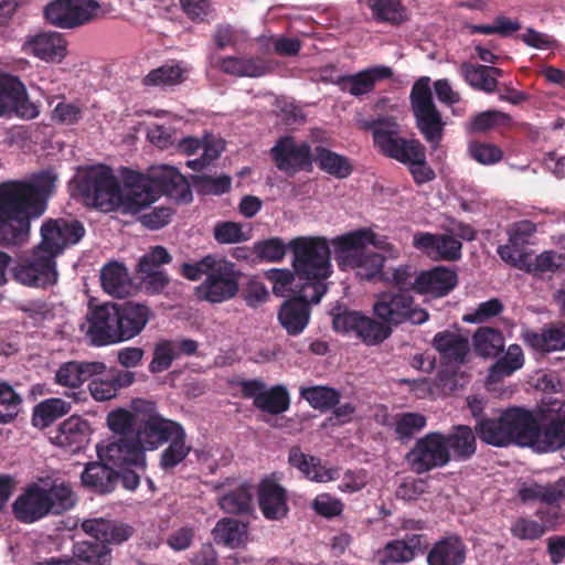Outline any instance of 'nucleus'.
Here are the masks:
<instances>
[{
  "instance_id": "nucleus-1",
  "label": "nucleus",
  "mask_w": 565,
  "mask_h": 565,
  "mask_svg": "<svg viewBox=\"0 0 565 565\" xmlns=\"http://www.w3.org/2000/svg\"><path fill=\"white\" fill-rule=\"evenodd\" d=\"M56 180V173L46 169L28 181L0 183V244L14 246L28 241L31 221L44 213Z\"/></svg>"
},
{
  "instance_id": "nucleus-2",
  "label": "nucleus",
  "mask_w": 565,
  "mask_h": 565,
  "mask_svg": "<svg viewBox=\"0 0 565 565\" xmlns=\"http://www.w3.org/2000/svg\"><path fill=\"white\" fill-rule=\"evenodd\" d=\"M85 235L82 222L63 218L49 220L41 226V243L29 258L13 269L14 279L29 287H46L57 281L55 258L70 245L77 244Z\"/></svg>"
},
{
  "instance_id": "nucleus-3",
  "label": "nucleus",
  "mask_w": 565,
  "mask_h": 565,
  "mask_svg": "<svg viewBox=\"0 0 565 565\" xmlns=\"http://www.w3.org/2000/svg\"><path fill=\"white\" fill-rule=\"evenodd\" d=\"M126 192H122V205L134 212L149 206L162 195L178 203L192 201V191L188 180L174 167L162 166L153 169L150 175L128 170L124 175Z\"/></svg>"
},
{
  "instance_id": "nucleus-4",
  "label": "nucleus",
  "mask_w": 565,
  "mask_h": 565,
  "mask_svg": "<svg viewBox=\"0 0 565 565\" xmlns=\"http://www.w3.org/2000/svg\"><path fill=\"white\" fill-rule=\"evenodd\" d=\"M387 243L371 228H360L332 239L334 259L340 269H354L362 280H373L383 270L385 258L366 250L367 245L384 248Z\"/></svg>"
},
{
  "instance_id": "nucleus-5",
  "label": "nucleus",
  "mask_w": 565,
  "mask_h": 565,
  "mask_svg": "<svg viewBox=\"0 0 565 565\" xmlns=\"http://www.w3.org/2000/svg\"><path fill=\"white\" fill-rule=\"evenodd\" d=\"M486 444L505 447L511 444L531 447L539 436V420L534 413L520 406L497 412L495 422L481 424Z\"/></svg>"
},
{
  "instance_id": "nucleus-6",
  "label": "nucleus",
  "mask_w": 565,
  "mask_h": 565,
  "mask_svg": "<svg viewBox=\"0 0 565 565\" xmlns=\"http://www.w3.org/2000/svg\"><path fill=\"white\" fill-rule=\"evenodd\" d=\"M294 253L295 274L302 280L300 286L324 284L331 275L329 242L324 237H297L289 244ZM299 287V285H296Z\"/></svg>"
},
{
  "instance_id": "nucleus-7",
  "label": "nucleus",
  "mask_w": 565,
  "mask_h": 565,
  "mask_svg": "<svg viewBox=\"0 0 565 565\" xmlns=\"http://www.w3.org/2000/svg\"><path fill=\"white\" fill-rule=\"evenodd\" d=\"M77 191L86 205L104 211H111L122 203L120 182L105 164L86 169L78 178Z\"/></svg>"
},
{
  "instance_id": "nucleus-8",
  "label": "nucleus",
  "mask_w": 565,
  "mask_h": 565,
  "mask_svg": "<svg viewBox=\"0 0 565 565\" xmlns=\"http://www.w3.org/2000/svg\"><path fill=\"white\" fill-rule=\"evenodd\" d=\"M409 102L417 129L430 148L437 149L444 139L446 122L434 103L429 77L414 83Z\"/></svg>"
},
{
  "instance_id": "nucleus-9",
  "label": "nucleus",
  "mask_w": 565,
  "mask_h": 565,
  "mask_svg": "<svg viewBox=\"0 0 565 565\" xmlns=\"http://www.w3.org/2000/svg\"><path fill=\"white\" fill-rule=\"evenodd\" d=\"M132 408L138 414L135 437L145 454L158 449L184 429L180 423L160 415L153 402L137 399Z\"/></svg>"
},
{
  "instance_id": "nucleus-10",
  "label": "nucleus",
  "mask_w": 565,
  "mask_h": 565,
  "mask_svg": "<svg viewBox=\"0 0 565 565\" xmlns=\"http://www.w3.org/2000/svg\"><path fill=\"white\" fill-rule=\"evenodd\" d=\"M326 291V284L299 286L297 296L282 301L277 319L288 335L296 337L303 332L310 321V303H318Z\"/></svg>"
},
{
  "instance_id": "nucleus-11",
  "label": "nucleus",
  "mask_w": 565,
  "mask_h": 565,
  "mask_svg": "<svg viewBox=\"0 0 565 565\" xmlns=\"http://www.w3.org/2000/svg\"><path fill=\"white\" fill-rule=\"evenodd\" d=\"M109 12V7L96 0H54L45 7L44 17L58 28L75 29L104 19Z\"/></svg>"
},
{
  "instance_id": "nucleus-12",
  "label": "nucleus",
  "mask_w": 565,
  "mask_h": 565,
  "mask_svg": "<svg viewBox=\"0 0 565 565\" xmlns=\"http://www.w3.org/2000/svg\"><path fill=\"white\" fill-rule=\"evenodd\" d=\"M374 316L390 328L403 323L423 324L429 318L408 292L385 291L377 296L373 305Z\"/></svg>"
},
{
  "instance_id": "nucleus-13",
  "label": "nucleus",
  "mask_w": 565,
  "mask_h": 565,
  "mask_svg": "<svg viewBox=\"0 0 565 565\" xmlns=\"http://www.w3.org/2000/svg\"><path fill=\"white\" fill-rule=\"evenodd\" d=\"M372 136L375 147L382 154L405 166L426 149L418 139L403 138L398 125L388 119L374 121Z\"/></svg>"
},
{
  "instance_id": "nucleus-14",
  "label": "nucleus",
  "mask_w": 565,
  "mask_h": 565,
  "mask_svg": "<svg viewBox=\"0 0 565 565\" xmlns=\"http://www.w3.org/2000/svg\"><path fill=\"white\" fill-rule=\"evenodd\" d=\"M446 446L444 433H427L415 441L414 446L405 455V460L411 470L416 475L443 468L450 462Z\"/></svg>"
},
{
  "instance_id": "nucleus-15",
  "label": "nucleus",
  "mask_w": 565,
  "mask_h": 565,
  "mask_svg": "<svg viewBox=\"0 0 565 565\" xmlns=\"http://www.w3.org/2000/svg\"><path fill=\"white\" fill-rule=\"evenodd\" d=\"M239 277L233 263L217 258L205 280L196 288L198 297L211 303L226 301L237 294Z\"/></svg>"
},
{
  "instance_id": "nucleus-16",
  "label": "nucleus",
  "mask_w": 565,
  "mask_h": 565,
  "mask_svg": "<svg viewBox=\"0 0 565 565\" xmlns=\"http://www.w3.org/2000/svg\"><path fill=\"white\" fill-rule=\"evenodd\" d=\"M270 156L278 170L288 174L311 171L313 153L308 142H297L291 136L280 137L270 149Z\"/></svg>"
},
{
  "instance_id": "nucleus-17",
  "label": "nucleus",
  "mask_w": 565,
  "mask_h": 565,
  "mask_svg": "<svg viewBox=\"0 0 565 565\" xmlns=\"http://www.w3.org/2000/svg\"><path fill=\"white\" fill-rule=\"evenodd\" d=\"M96 450L98 459L108 462L113 468L134 466L141 472L146 471L147 457L136 437L119 436L105 445L98 444Z\"/></svg>"
},
{
  "instance_id": "nucleus-18",
  "label": "nucleus",
  "mask_w": 565,
  "mask_h": 565,
  "mask_svg": "<svg viewBox=\"0 0 565 565\" xmlns=\"http://www.w3.org/2000/svg\"><path fill=\"white\" fill-rule=\"evenodd\" d=\"M116 303L107 302L89 308L86 313V337L96 347L119 343L116 323Z\"/></svg>"
},
{
  "instance_id": "nucleus-19",
  "label": "nucleus",
  "mask_w": 565,
  "mask_h": 565,
  "mask_svg": "<svg viewBox=\"0 0 565 565\" xmlns=\"http://www.w3.org/2000/svg\"><path fill=\"white\" fill-rule=\"evenodd\" d=\"M21 51L47 63H61L67 55V42L61 33L40 32L28 35Z\"/></svg>"
},
{
  "instance_id": "nucleus-20",
  "label": "nucleus",
  "mask_w": 565,
  "mask_h": 565,
  "mask_svg": "<svg viewBox=\"0 0 565 565\" xmlns=\"http://www.w3.org/2000/svg\"><path fill=\"white\" fill-rule=\"evenodd\" d=\"M14 518L24 524L35 523L47 516L49 504L45 488L32 483L12 503Z\"/></svg>"
},
{
  "instance_id": "nucleus-21",
  "label": "nucleus",
  "mask_w": 565,
  "mask_h": 565,
  "mask_svg": "<svg viewBox=\"0 0 565 565\" xmlns=\"http://www.w3.org/2000/svg\"><path fill=\"white\" fill-rule=\"evenodd\" d=\"M394 75L392 67L386 65H374L355 74L341 75L334 84L343 93L360 97L372 93L377 83L388 79Z\"/></svg>"
},
{
  "instance_id": "nucleus-22",
  "label": "nucleus",
  "mask_w": 565,
  "mask_h": 565,
  "mask_svg": "<svg viewBox=\"0 0 565 565\" xmlns=\"http://www.w3.org/2000/svg\"><path fill=\"white\" fill-rule=\"evenodd\" d=\"M257 500L259 510L267 520H281L289 512L287 491L273 477H266L259 482Z\"/></svg>"
},
{
  "instance_id": "nucleus-23",
  "label": "nucleus",
  "mask_w": 565,
  "mask_h": 565,
  "mask_svg": "<svg viewBox=\"0 0 565 565\" xmlns=\"http://www.w3.org/2000/svg\"><path fill=\"white\" fill-rule=\"evenodd\" d=\"M116 310L119 342L128 341L140 334L152 315L149 307L134 301L116 303Z\"/></svg>"
},
{
  "instance_id": "nucleus-24",
  "label": "nucleus",
  "mask_w": 565,
  "mask_h": 565,
  "mask_svg": "<svg viewBox=\"0 0 565 565\" xmlns=\"http://www.w3.org/2000/svg\"><path fill=\"white\" fill-rule=\"evenodd\" d=\"M443 364L460 366L468 363L470 344L467 337L449 330L437 332L431 341Z\"/></svg>"
},
{
  "instance_id": "nucleus-25",
  "label": "nucleus",
  "mask_w": 565,
  "mask_h": 565,
  "mask_svg": "<svg viewBox=\"0 0 565 565\" xmlns=\"http://www.w3.org/2000/svg\"><path fill=\"white\" fill-rule=\"evenodd\" d=\"M198 351V342L192 339L161 340L153 350L149 371L153 374L168 370L181 355L191 356Z\"/></svg>"
},
{
  "instance_id": "nucleus-26",
  "label": "nucleus",
  "mask_w": 565,
  "mask_h": 565,
  "mask_svg": "<svg viewBox=\"0 0 565 565\" xmlns=\"http://www.w3.org/2000/svg\"><path fill=\"white\" fill-rule=\"evenodd\" d=\"M457 284V273L444 266L434 267L416 276V291L422 295L444 297L454 290Z\"/></svg>"
},
{
  "instance_id": "nucleus-27",
  "label": "nucleus",
  "mask_w": 565,
  "mask_h": 565,
  "mask_svg": "<svg viewBox=\"0 0 565 565\" xmlns=\"http://www.w3.org/2000/svg\"><path fill=\"white\" fill-rule=\"evenodd\" d=\"M82 530L98 542L121 544L134 534V527L116 520L89 519L82 523Z\"/></svg>"
},
{
  "instance_id": "nucleus-28",
  "label": "nucleus",
  "mask_w": 565,
  "mask_h": 565,
  "mask_svg": "<svg viewBox=\"0 0 565 565\" xmlns=\"http://www.w3.org/2000/svg\"><path fill=\"white\" fill-rule=\"evenodd\" d=\"M467 545L457 534H450L436 541L427 552L428 565H463L467 558Z\"/></svg>"
},
{
  "instance_id": "nucleus-29",
  "label": "nucleus",
  "mask_w": 565,
  "mask_h": 565,
  "mask_svg": "<svg viewBox=\"0 0 565 565\" xmlns=\"http://www.w3.org/2000/svg\"><path fill=\"white\" fill-rule=\"evenodd\" d=\"M547 423H539V436L531 448L539 452L556 451L565 446V414L554 409L547 411Z\"/></svg>"
},
{
  "instance_id": "nucleus-30",
  "label": "nucleus",
  "mask_w": 565,
  "mask_h": 565,
  "mask_svg": "<svg viewBox=\"0 0 565 565\" xmlns=\"http://www.w3.org/2000/svg\"><path fill=\"white\" fill-rule=\"evenodd\" d=\"M521 337L526 345L537 352L565 350V324L562 322L545 324L540 331L527 329Z\"/></svg>"
},
{
  "instance_id": "nucleus-31",
  "label": "nucleus",
  "mask_w": 565,
  "mask_h": 565,
  "mask_svg": "<svg viewBox=\"0 0 565 565\" xmlns=\"http://www.w3.org/2000/svg\"><path fill=\"white\" fill-rule=\"evenodd\" d=\"M81 480L83 486L93 492L107 494L116 489L119 476L108 462L98 459V461H90L85 466Z\"/></svg>"
},
{
  "instance_id": "nucleus-32",
  "label": "nucleus",
  "mask_w": 565,
  "mask_h": 565,
  "mask_svg": "<svg viewBox=\"0 0 565 565\" xmlns=\"http://www.w3.org/2000/svg\"><path fill=\"white\" fill-rule=\"evenodd\" d=\"M477 433L470 426L455 425L449 433L444 434L449 460L459 462L470 460L477 452Z\"/></svg>"
},
{
  "instance_id": "nucleus-33",
  "label": "nucleus",
  "mask_w": 565,
  "mask_h": 565,
  "mask_svg": "<svg viewBox=\"0 0 565 565\" xmlns=\"http://www.w3.org/2000/svg\"><path fill=\"white\" fill-rule=\"evenodd\" d=\"M95 376L90 380L88 387L92 396L100 402L116 397L120 388L128 387L135 381V373L115 369L108 372L105 370L103 374Z\"/></svg>"
},
{
  "instance_id": "nucleus-34",
  "label": "nucleus",
  "mask_w": 565,
  "mask_h": 565,
  "mask_svg": "<svg viewBox=\"0 0 565 565\" xmlns=\"http://www.w3.org/2000/svg\"><path fill=\"white\" fill-rule=\"evenodd\" d=\"M106 370L103 362L68 361L63 363L55 373V382L62 386L77 388L94 375H100Z\"/></svg>"
},
{
  "instance_id": "nucleus-35",
  "label": "nucleus",
  "mask_w": 565,
  "mask_h": 565,
  "mask_svg": "<svg viewBox=\"0 0 565 565\" xmlns=\"http://www.w3.org/2000/svg\"><path fill=\"white\" fill-rule=\"evenodd\" d=\"M88 423L78 416L65 419L51 437L53 444L67 451L77 452L87 443Z\"/></svg>"
},
{
  "instance_id": "nucleus-36",
  "label": "nucleus",
  "mask_w": 565,
  "mask_h": 565,
  "mask_svg": "<svg viewBox=\"0 0 565 565\" xmlns=\"http://www.w3.org/2000/svg\"><path fill=\"white\" fill-rule=\"evenodd\" d=\"M288 462L309 480L327 482L335 479V470L327 469L321 465L320 458L303 454L299 446L289 449Z\"/></svg>"
},
{
  "instance_id": "nucleus-37",
  "label": "nucleus",
  "mask_w": 565,
  "mask_h": 565,
  "mask_svg": "<svg viewBox=\"0 0 565 565\" xmlns=\"http://www.w3.org/2000/svg\"><path fill=\"white\" fill-rule=\"evenodd\" d=\"M103 289L117 298H124L132 288L127 268L119 262L113 260L103 266L100 271Z\"/></svg>"
},
{
  "instance_id": "nucleus-38",
  "label": "nucleus",
  "mask_w": 565,
  "mask_h": 565,
  "mask_svg": "<svg viewBox=\"0 0 565 565\" xmlns=\"http://www.w3.org/2000/svg\"><path fill=\"white\" fill-rule=\"evenodd\" d=\"M376 22L399 26L411 19V12L402 0H367Z\"/></svg>"
},
{
  "instance_id": "nucleus-39",
  "label": "nucleus",
  "mask_w": 565,
  "mask_h": 565,
  "mask_svg": "<svg viewBox=\"0 0 565 565\" xmlns=\"http://www.w3.org/2000/svg\"><path fill=\"white\" fill-rule=\"evenodd\" d=\"M472 345L477 355L495 358L504 350V337L498 329L480 327L472 335Z\"/></svg>"
},
{
  "instance_id": "nucleus-40",
  "label": "nucleus",
  "mask_w": 565,
  "mask_h": 565,
  "mask_svg": "<svg viewBox=\"0 0 565 565\" xmlns=\"http://www.w3.org/2000/svg\"><path fill=\"white\" fill-rule=\"evenodd\" d=\"M313 162H316L322 171L338 179L348 178L353 170L352 164L347 157L322 146L316 147Z\"/></svg>"
},
{
  "instance_id": "nucleus-41",
  "label": "nucleus",
  "mask_w": 565,
  "mask_h": 565,
  "mask_svg": "<svg viewBox=\"0 0 565 565\" xmlns=\"http://www.w3.org/2000/svg\"><path fill=\"white\" fill-rule=\"evenodd\" d=\"M71 407V403L62 398L52 397L42 401L33 408L32 425L36 428H45L57 418L68 414Z\"/></svg>"
},
{
  "instance_id": "nucleus-42",
  "label": "nucleus",
  "mask_w": 565,
  "mask_h": 565,
  "mask_svg": "<svg viewBox=\"0 0 565 565\" xmlns=\"http://www.w3.org/2000/svg\"><path fill=\"white\" fill-rule=\"evenodd\" d=\"M167 448L162 450L159 459V467L164 472H172L180 463H182L192 450L186 444V433L181 430L172 439H170Z\"/></svg>"
},
{
  "instance_id": "nucleus-43",
  "label": "nucleus",
  "mask_w": 565,
  "mask_h": 565,
  "mask_svg": "<svg viewBox=\"0 0 565 565\" xmlns=\"http://www.w3.org/2000/svg\"><path fill=\"white\" fill-rule=\"evenodd\" d=\"M220 70L230 75L260 77L267 73L266 65L257 58L227 56L220 61Z\"/></svg>"
},
{
  "instance_id": "nucleus-44",
  "label": "nucleus",
  "mask_w": 565,
  "mask_h": 565,
  "mask_svg": "<svg viewBox=\"0 0 565 565\" xmlns=\"http://www.w3.org/2000/svg\"><path fill=\"white\" fill-rule=\"evenodd\" d=\"M524 364V354L519 344H511L507 352L490 367L489 380L499 382L512 375Z\"/></svg>"
},
{
  "instance_id": "nucleus-45",
  "label": "nucleus",
  "mask_w": 565,
  "mask_h": 565,
  "mask_svg": "<svg viewBox=\"0 0 565 565\" xmlns=\"http://www.w3.org/2000/svg\"><path fill=\"white\" fill-rule=\"evenodd\" d=\"M300 396L307 401L312 408L320 412L335 407L341 399V393L338 390L323 385L301 387Z\"/></svg>"
},
{
  "instance_id": "nucleus-46",
  "label": "nucleus",
  "mask_w": 565,
  "mask_h": 565,
  "mask_svg": "<svg viewBox=\"0 0 565 565\" xmlns=\"http://www.w3.org/2000/svg\"><path fill=\"white\" fill-rule=\"evenodd\" d=\"M290 407V395L284 385H275L265 390L256 401V408L270 415H279Z\"/></svg>"
},
{
  "instance_id": "nucleus-47",
  "label": "nucleus",
  "mask_w": 565,
  "mask_h": 565,
  "mask_svg": "<svg viewBox=\"0 0 565 565\" xmlns=\"http://www.w3.org/2000/svg\"><path fill=\"white\" fill-rule=\"evenodd\" d=\"M213 534L217 542L237 548L244 543L246 525L238 520L224 518L216 523Z\"/></svg>"
},
{
  "instance_id": "nucleus-48",
  "label": "nucleus",
  "mask_w": 565,
  "mask_h": 565,
  "mask_svg": "<svg viewBox=\"0 0 565 565\" xmlns=\"http://www.w3.org/2000/svg\"><path fill=\"white\" fill-rule=\"evenodd\" d=\"M185 79L184 70L179 63H167L150 71L143 78L146 86L168 87L181 84Z\"/></svg>"
},
{
  "instance_id": "nucleus-49",
  "label": "nucleus",
  "mask_w": 565,
  "mask_h": 565,
  "mask_svg": "<svg viewBox=\"0 0 565 565\" xmlns=\"http://www.w3.org/2000/svg\"><path fill=\"white\" fill-rule=\"evenodd\" d=\"M45 492L50 514L61 515L71 510L76 503L72 488L64 482H54L49 489H45Z\"/></svg>"
},
{
  "instance_id": "nucleus-50",
  "label": "nucleus",
  "mask_w": 565,
  "mask_h": 565,
  "mask_svg": "<svg viewBox=\"0 0 565 565\" xmlns=\"http://www.w3.org/2000/svg\"><path fill=\"white\" fill-rule=\"evenodd\" d=\"M25 85L18 76L0 73V117L11 113V108L23 94Z\"/></svg>"
},
{
  "instance_id": "nucleus-51",
  "label": "nucleus",
  "mask_w": 565,
  "mask_h": 565,
  "mask_svg": "<svg viewBox=\"0 0 565 565\" xmlns=\"http://www.w3.org/2000/svg\"><path fill=\"white\" fill-rule=\"evenodd\" d=\"M392 334V328L381 320L362 316L356 338L366 345H377L388 339Z\"/></svg>"
},
{
  "instance_id": "nucleus-52",
  "label": "nucleus",
  "mask_w": 565,
  "mask_h": 565,
  "mask_svg": "<svg viewBox=\"0 0 565 565\" xmlns=\"http://www.w3.org/2000/svg\"><path fill=\"white\" fill-rule=\"evenodd\" d=\"M486 65H476L465 62L460 66V74L465 81L475 89L486 93H493L497 88L498 81L488 74Z\"/></svg>"
},
{
  "instance_id": "nucleus-53",
  "label": "nucleus",
  "mask_w": 565,
  "mask_h": 565,
  "mask_svg": "<svg viewBox=\"0 0 565 565\" xmlns=\"http://www.w3.org/2000/svg\"><path fill=\"white\" fill-rule=\"evenodd\" d=\"M218 504L226 513L245 514L252 510V494L246 486H241L222 495Z\"/></svg>"
},
{
  "instance_id": "nucleus-54",
  "label": "nucleus",
  "mask_w": 565,
  "mask_h": 565,
  "mask_svg": "<svg viewBox=\"0 0 565 565\" xmlns=\"http://www.w3.org/2000/svg\"><path fill=\"white\" fill-rule=\"evenodd\" d=\"M75 555L92 565H110L111 550L102 542H83L76 545Z\"/></svg>"
},
{
  "instance_id": "nucleus-55",
  "label": "nucleus",
  "mask_w": 565,
  "mask_h": 565,
  "mask_svg": "<svg viewBox=\"0 0 565 565\" xmlns=\"http://www.w3.org/2000/svg\"><path fill=\"white\" fill-rule=\"evenodd\" d=\"M427 425V419L419 413H402L395 417V433L399 440H409L422 431Z\"/></svg>"
},
{
  "instance_id": "nucleus-56",
  "label": "nucleus",
  "mask_w": 565,
  "mask_h": 565,
  "mask_svg": "<svg viewBox=\"0 0 565 565\" xmlns=\"http://www.w3.org/2000/svg\"><path fill=\"white\" fill-rule=\"evenodd\" d=\"M22 397L7 382H0V406L4 407L0 412V423L10 424L15 420L20 413Z\"/></svg>"
},
{
  "instance_id": "nucleus-57",
  "label": "nucleus",
  "mask_w": 565,
  "mask_h": 565,
  "mask_svg": "<svg viewBox=\"0 0 565 565\" xmlns=\"http://www.w3.org/2000/svg\"><path fill=\"white\" fill-rule=\"evenodd\" d=\"M413 554L402 540H393L377 552V563L380 565H391L412 562Z\"/></svg>"
},
{
  "instance_id": "nucleus-58",
  "label": "nucleus",
  "mask_w": 565,
  "mask_h": 565,
  "mask_svg": "<svg viewBox=\"0 0 565 565\" xmlns=\"http://www.w3.org/2000/svg\"><path fill=\"white\" fill-rule=\"evenodd\" d=\"M468 153L471 159L483 166H492L503 159V151L500 147L478 140L468 143Z\"/></svg>"
},
{
  "instance_id": "nucleus-59",
  "label": "nucleus",
  "mask_w": 565,
  "mask_h": 565,
  "mask_svg": "<svg viewBox=\"0 0 565 565\" xmlns=\"http://www.w3.org/2000/svg\"><path fill=\"white\" fill-rule=\"evenodd\" d=\"M509 119V115L504 113L487 110L473 116L468 122L467 129L471 134L486 132L497 126L504 125Z\"/></svg>"
},
{
  "instance_id": "nucleus-60",
  "label": "nucleus",
  "mask_w": 565,
  "mask_h": 565,
  "mask_svg": "<svg viewBox=\"0 0 565 565\" xmlns=\"http://www.w3.org/2000/svg\"><path fill=\"white\" fill-rule=\"evenodd\" d=\"M461 242L451 234H437L434 257L447 262H456L461 258Z\"/></svg>"
},
{
  "instance_id": "nucleus-61",
  "label": "nucleus",
  "mask_w": 565,
  "mask_h": 565,
  "mask_svg": "<svg viewBox=\"0 0 565 565\" xmlns=\"http://www.w3.org/2000/svg\"><path fill=\"white\" fill-rule=\"evenodd\" d=\"M287 245L279 237L256 242L254 252L260 259L276 263L282 260L286 255Z\"/></svg>"
},
{
  "instance_id": "nucleus-62",
  "label": "nucleus",
  "mask_w": 565,
  "mask_h": 565,
  "mask_svg": "<svg viewBox=\"0 0 565 565\" xmlns=\"http://www.w3.org/2000/svg\"><path fill=\"white\" fill-rule=\"evenodd\" d=\"M504 310V306L498 298H491L487 301L480 302L477 308L462 317V320L468 323H482L491 318L498 317Z\"/></svg>"
},
{
  "instance_id": "nucleus-63",
  "label": "nucleus",
  "mask_w": 565,
  "mask_h": 565,
  "mask_svg": "<svg viewBox=\"0 0 565 565\" xmlns=\"http://www.w3.org/2000/svg\"><path fill=\"white\" fill-rule=\"evenodd\" d=\"M134 412L135 413L132 414L124 408L110 412L107 416V424L109 429L121 436H126L132 430L134 427L136 429L138 414L136 411Z\"/></svg>"
},
{
  "instance_id": "nucleus-64",
  "label": "nucleus",
  "mask_w": 565,
  "mask_h": 565,
  "mask_svg": "<svg viewBox=\"0 0 565 565\" xmlns=\"http://www.w3.org/2000/svg\"><path fill=\"white\" fill-rule=\"evenodd\" d=\"M214 238L220 244H235L248 239L243 232L242 225L235 222H221L214 227Z\"/></svg>"
}]
</instances>
